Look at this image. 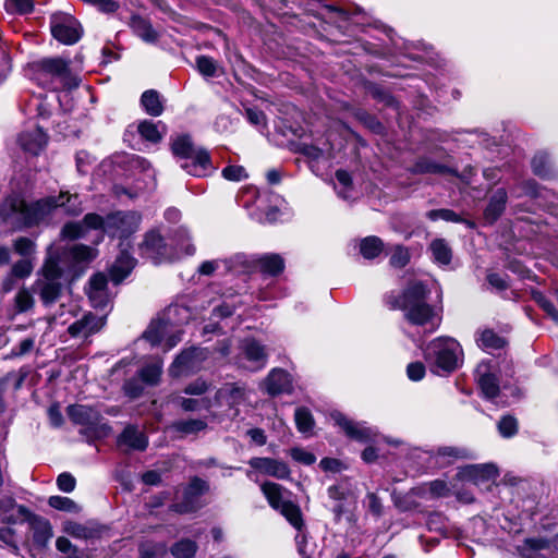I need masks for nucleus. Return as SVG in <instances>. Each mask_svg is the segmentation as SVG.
Returning <instances> with one entry per match:
<instances>
[{
	"label": "nucleus",
	"mask_w": 558,
	"mask_h": 558,
	"mask_svg": "<svg viewBox=\"0 0 558 558\" xmlns=\"http://www.w3.org/2000/svg\"><path fill=\"white\" fill-rule=\"evenodd\" d=\"M72 197L77 198V195L72 196L68 192H61L58 196H48L31 205H27L24 199L19 197L7 199V204L11 211L22 215L26 227H33L45 221L58 207H65Z\"/></svg>",
	"instance_id": "1"
},
{
	"label": "nucleus",
	"mask_w": 558,
	"mask_h": 558,
	"mask_svg": "<svg viewBox=\"0 0 558 558\" xmlns=\"http://www.w3.org/2000/svg\"><path fill=\"white\" fill-rule=\"evenodd\" d=\"M172 153L181 158H192L193 162L183 165L184 169H187L189 173L193 175H199L197 167L206 169L210 163V157L206 149L195 150L191 137L189 135H182L178 137L172 144Z\"/></svg>",
	"instance_id": "2"
},
{
	"label": "nucleus",
	"mask_w": 558,
	"mask_h": 558,
	"mask_svg": "<svg viewBox=\"0 0 558 558\" xmlns=\"http://www.w3.org/2000/svg\"><path fill=\"white\" fill-rule=\"evenodd\" d=\"M142 216L137 211H114L107 215V232L119 233L120 239H126L140 226Z\"/></svg>",
	"instance_id": "3"
},
{
	"label": "nucleus",
	"mask_w": 558,
	"mask_h": 558,
	"mask_svg": "<svg viewBox=\"0 0 558 558\" xmlns=\"http://www.w3.org/2000/svg\"><path fill=\"white\" fill-rule=\"evenodd\" d=\"M87 229L107 232V216L102 217L96 213L86 214L82 222L65 223L61 230V235L65 240L74 241L84 238Z\"/></svg>",
	"instance_id": "4"
},
{
	"label": "nucleus",
	"mask_w": 558,
	"mask_h": 558,
	"mask_svg": "<svg viewBox=\"0 0 558 558\" xmlns=\"http://www.w3.org/2000/svg\"><path fill=\"white\" fill-rule=\"evenodd\" d=\"M19 143L23 150L32 155H38L48 143V135L41 128L24 132L19 136Z\"/></svg>",
	"instance_id": "5"
},
{
	"label": "nucleus",
	"mask_w": 558,
	"mask_h": 558,
	"mask_svg": "<svg viewBox=\"0 0 558 558\" xmlns=\"http://www.w3.org/2000/svg\"><path fill=\"white\" fill-rule=\"evenodd\" d=\"M53 37L65 45H72L81 38L80 25L73 20H65L51 26Z\"/></svg>",
	"instance_id": "6"
},
{
	"label": "nucleus",
	"mask_w": 558,
	"mask_h": 558,
	"mask_svg": "<svg viewBox=\"0 0 558 558\" xmlns=\"http://www.w3.org/2000/svg\"><path fill=\"white\" fill-rule=\"evenodd\" d=\"M508 195L505 189H497L490 196L488 205L484 211V218L487 222L494 223L505 211Z\"/></svg>",
	"instance_id": "7"
},
{
	"label": "nucleus",
	"mask_w": 558,
	"mask_h": 558,
	"mask_svg": "<svg viewBox=\"0 0 558 558\" xmlns=\"http://www.w3.org/2000/svg\"><path fill=\"white\" fill-rule=\"evenodd\" d=\"M39 71H43L47 74L64 77L70 74L69 62L63 60L62 58H47L43 59L36 64Z\"/></svg>",
	"instance_id": "8"
},
{
	"label": "nucleus",
	"mask_w": 558,
	"mask_h": 558,
	"mask_svg": "<svg viewBox=\"0 0 558 558\" xmlns=\"http://www.w3.org/2000/svg\"><path fill=\"white\" fill-rule=\"evenodd\" d=\"M362 86L377 101L383 102L388 107L397 106L396 98L387 89L383 88L378 84L368 80H364L362 82Z\"/></svg>",
	"instance_id": "9"
},
{
	"label": "nucleus",
	"mask_w": 558,
	"mask_h": 558,
	"mask_svg": "<svg viewBox=\"0 0 558 558\" xmlns=\"http://www.w3.org/2000/svg\"><path fill=\"white\" fill-rule=\"evenodd\" d=\"M352 116L371 132L375 134H383L385 132L384 124L376 118V116L368 111L364 109H354L352 111Z\"/></svg>",
	"instance_id": "10"
},
{
	"label": "nucleus",
	"mask_w": 558,
	"mask_h": 558,
	"mask_svg": "<svg viewBox=\"0 0 558 558\" xmlns=\"http://www.w3.org/2000/svg\"><path fill=\"white\" fill-rule=\"evenodd\" d=\"M141 102L149 116L158 117L163 111L159 94L154 89L144 92L141 97Z\"/></svg>",
	"instance_id": "11"
},
{
	"label": "nucleus",
	"mask_w": 558,
	"mask_h": 558,
	"mask_svg": "<svg viewBox=\"0 0 558 558\" xmlns=\"http://www.w3.org/2000/svg\"><path fill=\"white\" fill-rule=\"evenodd\" d=\"M415 171L417 173L452 174L458 177L457 170L428 159L417 161L415 165Z\"/></svg>",
	"instance_id": "12"
},
{
	"label": "nucleus",
	"mask_w": 558,
	"mask_h": 558,
	"mask_svg": "<svg viewBox=\"0 0 558 558\" xmlns=\"http://www.w3.org/2000/svg\"><path fill=\"white\" fill-rule=\"evenodd\" d=\"M532 169L535 175L539 178H549L551 175V167L548 155L538 153L532 159Z\"/></svg>",
	"instance_id": "13"
},
{
	"label": "nucleus",
	"mask_w": 558,
	"mask_h": 558,
	"mask_svg": "<svg viewBox=\"0 0 558 558\" xmlns=\"http://www.w3.org/2000/svg\"><path fill=\"white\" fill-rule=\"evenodd\" d=\"M427 218L435 221L437 219H442L445 221H450V222H462L464 221V219L461 217L460 214L451 210V209H447V208H441V209H433V210H429L427 214H426ZM466 222V220H465ZM468 225H470L471 227H473V223L468 221Z\"/></svg>",
	"instance_id": "14"
},
{
	"label": "nucleus",
	"mask_w": 558,
	"mask_h": 558,
	"mask_svg": "<svg viewBox=\"0 0 558 558\" xmlns=\"http://www.w3.org/2000/svg\"><path fill=\"white\" fill-rule=\"evenodd\" d=\"M133 27L135 32L146 41H155L157 33L153 29L150 23L145 19L136 16L133 19Z\"/></svg>",
	"instance_id": "15"
},
{
	"label": "nucleus",
	"mask_w": 558,
	"mask_h": 558,
	"mask_svg": "<svg viewBox=\"0 0 558 558\" xmlns=\"http://www.w3.org/2000/svg\"><path fill=\"white\" fill-rule=\"evenodd\" d=\"M5 10L12 14H28L34 9L33 0H5Z\"/></svg>",
	"instance_id": "16"
},
{
	"label": "nucleus",
	"mask_w": 558,
	"mask_h": 558,
	"mask_svg": "<svg viewBox=\"0 0 558 558\" xmlns=\"http://www.w3.org/2000/svg\"><path fill=\"white\" fill-rule=\"evenodd\" d=\"M137 130L142 137L149 142L158 143L161 141V134L159 133L157 125L150 121L141 122Z\"/></svg>",
	"instance_id": "17"
},
{
	"label": "nucleus",
	"mask_w": 558,
	"mask_h": 558,
	"mask_svg": "<svg viewBox=\"0 0 558 558\" xmlns=\"http://www.w3.org/2000/svg\"><path fill=\"white\" fill-rule=\"evenodd\" d=\"M198 71L205 76H214L216 74L217 64L214 59L201 56L196 59Z\"/></svg>",
	"instance_id": "18"
},
{
	"label": "nucleus",
	"mask_w": 558,
	"mask_h": 558,
	"mask_svg": "<svg viewBox=\"0 0 558 558\" xmlns=\"http://www.w3.org/2000/svg\"><path fill=\"white\" fill-rule=\"evenodd\" d=\"M222 175L229 181H240L247 178V173L242 166H228L222 170Z\"/></svg>",
	"instance_id": "19"
},
{
	"label": "nucleus",
	"mask_w": 558,
	"mask_h": 558,
	"mask_svg": "<svg viewBox=\"0 0 558 558\" xmlns=\"http://www.w3.org/2000/svg\"><path fill=\"white\" fill-rule=\"evenodd\" d=\"M246 117H247L248 121L254 125L266 124V116L262 110H257L254 108H247Z\"/></svg>",
	"instance_id": "20"
},
{
	"label": "nucleus",
	"mask_w": 558,
	"mask_h": 558,
	"mask_svg": "<svg viewBox=\"0 0 558 558\" xmlns=\"http://www.w3.org/2000/svg\"><path fill=\"white\" fill-rule=\"evenodd\" d=\"M298 151L312 159H318L323 155V150L320 148L308 144H302Z\"/></svg>",
	"instance_id": "21"
},
{
	"label": "nucleus",
	"mask_w": 558,
	"mask_h": 558,
	"mask_svg": "<svg viewBox=\"0 0 558 558\" xmlns=\"http://www.w3.org/2000/svg\"><path fill=\"white\" fill-rule=\"evenodd\" d=\"M162 241L160 232L156 229L150 230L146 233L143 244H157Z\"/></svg>",
	"instance_id": "22"
},
{
	"label": "nucleus",
	"mask_w": 558,
	"mask_h": 558,
	"mask_svg": "<svg viewBox=\"0 0 558 558\" xmlns=\"http://www.w3.org/2000/svg\"><path fill=\"white\" fill-rule=\"evenodd\" d=\"M336 179L341 183L342 185L349 186L352 183L351 175L348 171L343 169H339L335 173Z\"/></svg>",
	"instance_id": "23"
},
{
	"label": "nucleus",
	"mask_w": 558,
	"mask_h": 558,
	"mask_svg": "<svg viewBox=\"0 0 558 558\" xmlns=\"http://www.w3.org/2000/svg\"><path fill=\"white\" fill-rule=\"evenodd\" d=\"M267 180L270 184H278L281 180L280 171L271 169L267 172Z\"/></svg>",
	"instance_id": "24"
},
{
	"label": "nucleus",
	"mask_w": 558,
	"mask_h": 558,
	"mask_svg": "<svg viewBox=\"0 0 558 558\" xmlns=\"http://www.w3.org/2000/svg\"><path fill=\"white\" fill-rule=\"evenodd\" d=\"M536 186H537V184L535 181H527L524 183L525 191L533 196H537Z\"/></svg>",
	"instance_id": "25"
},
{
	"label": "nucleus",
	"mask_w": 558,
	"mask_h": 558,
	"mask_svg": "<svg viewBox=\"0 0 558 558\" xmlns=\"http://www.w3.org/2000/svg\"><path fill=\"white\" fill-rule=\"evenodd\" d=\"M361 244L368 245V244H383V243H381V240L377 236H366L363 239Z\"/></svg>",
	"instance_id": "26"
},
{
	"label": "nucleus",
	"mask_w": 558,
	"mask_h": 558,
	"mask_svg": "<svg viewBox=\"0 0 558 558\" xmlns=\"http://www.w3.org/2000/svg\"><path fill=\"white\" fill-rule=\"evenodd\" d=\"M343 128H344V129H345L350 134H352V136H353L357 142H360V143H362V144H365V143H364V141H363V138H362V137H361L356 132H354V131H353L349 125L343 124Z\"/></svg>",
	"instance_id": "27"
},
{
	"label": "nucleus",
	"mask_w": 558,
	"mask_h": 558,
	"mask_svg": "<svg viewBox=\"0 0 558 558\" xmlns=\"http://www.w3.org/2000/svg\"><path fill=\"white\" fill-rule=\"evenodd\" d=\"M278 208L277 207H272L269 209V211L267 213V219L269 221H274L276 219V216L278 214Z\"/></svg>",
	"instance_id": "28"
},
{
	"label": "nucleus",
	"mask_w": 558,
	"mask_h": 558,
	"mask_svg": "<svg viewBox=\"0 0 558 558\" xmlns=\"http://www.w3.org/2000/svg\"><path fill=\"white\" fill-rule=\"evenodd\" d=\"M66 211L70 214V215H73V216H76L78 214H81L82 209L81 208H66Z\"/></svg>",
	"instance_id": "29"
},
{
	"label": "nucleus",
	"mask_w": 558,
	"mask_h": 558,
	"mask_svg": "<svg viewBox=\"0 0 558 558\" xmlns=\"http://www.w3.org/2000/svg\"><path fill=\"white\" fill-rule=\"evenodd\" d=\"M14 244H19V245H22V244H32V242L26 239V238H20L19 240L15 241Z\"/></svg>",
	"instance_id": "30"
},
{
	"label": "nucleus",
	"mask_w": 558,
	"mask_h": 558,
	"mask_svg": "<svg viewBox=\"0 0 558 558\" xmlns=\"http://www.w3.org/2000/svg\"><path fill=\"white\" fill-rule=\"evenodd\" d=\"M432 244H435V245L442 244V241L441 240H435Z\"/></svg>",
	"instance_id": "31"
}]
</instances>
